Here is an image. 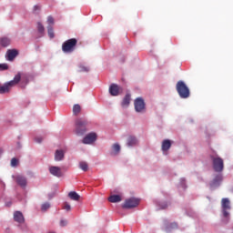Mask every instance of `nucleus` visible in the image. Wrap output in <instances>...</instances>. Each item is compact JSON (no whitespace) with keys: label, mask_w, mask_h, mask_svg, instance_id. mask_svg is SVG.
I'll list each match as a JSON object with an SVG mask.
<instances>
[{"label":"nucleus","mask_w":233,"mask_h":233,"mask_svg":"<svg viewBox=\"0 0 233 233\" xmlns=\"http://www.w3.org/2000/svg\"><path fill=\"white\" fill-rule=\"evenodd\" d=\"M176 89L181 99H188V97H190V89L182 80L177 83Z\"/></svg>","instance_id":"obj_1"},{"label":"nucleus","mask_w":233,"mask_h":233,"mask_svg":"<svg viewBox=\"0 0 233 233\" xmlns=\"http://www.w3.org/2000/svg\"><path fill=\"white\" fill-rule=\"evenodd\" d=\"M21 81V73H18L13 80L0 86V94H8L12 86H15Z\"/></svg>","instance_id":"obj_2"},{"label":"nucleus","mask_w":233,"mask_h":233,"mask_svg":"<svg viewBox=\"0 0 233 233\" xmlns=\"http://www.w3.org/2000/svg\"><path fill=\"white\" fill-rule=\"evenodd\" d=\"M77 46V39L70 38L62 44V51L64 54H72Z\"/></svg>","instance_id":"obj_3"},{"label":"nucleus","mask_w":233,"mask_h":233,"mask_svg":"<svg viewBox=\"0 0 233 233\" xmlns=\"http://www.w3.org/2000/svg\"><path fill=\"white\" fill-rule=\"evenodd\" d=\"M88 125V121L85 118H78L75 122V131L78 136H83L85 132H86V126Z\"/></svg>","instance_id":"obj_4"},{"label":"nucleus","mask_w":233,"mask_h":233,"mask_svg":"<svg viewBox=\"0 0 233 233\" xmlns=\"http://www.w3.org/2000/svg\"><path fill=\"white\" fill-rule=\"evenodd\" d=\"M221 208H222V213L223 217L226 218V219H228L230 216V200L228 198H222L221 200Z\"/></svg>","instance_id":"obj_5"},{"label":"nucleus","mask_w":233,"mask_h":233,"mask_svg":"<svg viewBox=\"0 0 233 233\" xmlns=\"http://www.w3.org/2000/svg\"><path fill=\"white\" fill-rule=\"evenodd\" d=\"M211 159L213 161V168L215 172H223L224 168V162L223 158L219 157H211Z\"/></svg>","instance_id":"obj_6"},{"label":"nucleus","mask_w":233,"mask_h":233,"mask_svg":"<svg viewBox=\"0 0 233 233\" xmlns=\"http://www.w3.org/2000/svg\"><path fill=\"white\" fill-rule=\"evenodd\" d=\"M139 205V199L131 198L126 199L125 203L122 205V208H136Z\"/></svg>","instance_id":"obj_7"},{"label":"nucleus","mask_w":233,"mask_h":233,"mask_svg":"<svg viewBox=\"0 0 233 233\" xmlns=\"http://www.w3.org/2000/svg\"><path fill=\"white\" fill-rule=\"evenodd\" d=\"M136 112H145V100L142 97H137L134 101Z\"/></svg>","instance_id":"obj_8"},{"label":"nucleus","mask_w":233,"mask_h":233,"mask_svg":"<svg viewBox=\"0 0 233 233\" xmlns=\"http://www.w3.org/2000/svg\"><path fill=\"white\" fill-rule=\"evenodd\" d=\"M96 139H97V135L96 133H89L84 137L82 143H84V145H92Z\"/></svg>","instance_id":"obj_9"},{"label":"nucleus","mask_w":233,"mask_h":233,"mask_svg":"<svg viewBox=\"0 0 233 233\" xmlns=\"http://www.w3.org/2000/svg\"><path fill=\"white\" fill-rule=\"evenodd\" d=\"M49 172L52 176H55L56 177H62L63 171H61V167L52 166L49 167Z\"/></svg>","instance_id":"obj_10"},{"label":"nucleus","mask_w":233,"mask_h":233,"mask_svg":"<svg viewBox=\"0 0 233 233\" xmlns=\"http://www.w3.org/2000/svg\"><path fill=\"white\" fill-rule=\"evenodd\" d=\"M13 177L17 183V185H19V187H22V188H25V187H26V177H23L22 175H18Z\"/></svg>","instance_id":"obj_11"},{"label":"nucleus","mask_w":233,"mask_h":233,"mask_svg":"<svg viewBox=\"0 0 233 233\" xmlns=\"http://www.w3.org/2000/svg\"><path fill=\"white\" fill-rule=\"evenodd\" d=\"M19 53L15 49H9L6 52V57L8 61H14Z\"/></svg>","instance_id":"obj_12"},{"label":"nucleus","mask_w":233,"mask_h":233,"mask_svg":"<svg viewBox=\"0 0 233 233\" xmlns=\"http://www.w3.org/2000/svg\"><path fill=\"white\" fill-rule=\"evenodd\" d=\"M109 94L113 96H119V86L117 84H112L109 86Z\"/></svg>","instance_id":"obj_13"},{"label":"nucleus","mask_w":233,"mask_h":233,"mask_svg":"<svg viewBox=\"0 0 233 233\" xmlns=\"http://www.w3.org/2000/svg\"><path fill=\"white\" fill-rule=\"evenodd\" d=\"M65 159V150L57 149L55 152V161H63Z\"/></svg>","instance_id":"obj_14"},{"label":"nucleus","mask_w":233,"mask_h":233,"mask_svg":"<svg viewBox=\"0 0 233 233\" xmlns=\"http://www.w3.org/2000/svg\"><path fill=\"white\" fill-rule=\"evenodd\" d=\"M14 219L16 223H25V217L21 211H15L14 213Z\"/></svg>","instance_id":"obj_15"},{"label":"nucleus","mask_w":233,"mask_h":233,"mask_svg":"<svg viewBox=\"0 0 233 233\" xmlns=\"http://www.w3.org/2000/svg\"><path fill=\"white\" fill-rule=\"evenodd\" d=\"M170 147H172V141L168 140V139H165L162 142V152H168V150H170Z\"/></svg>","instance_id":"obj_16"},{"label":"nucleus","mask_w":233,"mask_h":233,"mask_svg":"<svg viewBox=\"0 0 233 233\" xmlns=\"http://www.w3.org/2000/svg\"><path fill=\"white\" fill-rule=\"evenodd\" d=\"M12 43V40L8 38V36H4L0 38V45L4 48H6V46H10V44Z\"/></svg>","instance_id":"obj_17"},{"label":"nucleus","mask_w":233,"mask_h":233,"mask_svg":"<svg viewBox=\"0 0 233 233\" xmlns=\"http://www.w3.org/2000/svg\"><path fill=\"white\" fill-rule=\"evenodd\" d=\"M127 147H136L137 145V138L136 137L129 136L127 140Z\"/></svg>","instance_id":"obj_18"},{"label":"nucleus","mask_w":233,"mask_h":233,"mask_svg":"<svg viewBox=\"0 0 233 233\" xmlns=\"http://www.w3.org/2000/svg\"><path fill=\"white\" fill-rule=\"evenodd\" d=\"M107 199L109 203H119L122 201L121 196L119 195H111Z\"/></svg>","instance_id":"obj_19"},{"label":"nucleus","mask_w":233,"mask_h":233,"mask_svg":"<svg viewBox=\"0 0 233 233\" xmlns=\"http://www.w3.org/2000/svg\"><path fill=\"white\" fill-rule=\"evenodd\" d=\"M68 198H70V199L73 201H79L81 197L76 191H71L68 193Z\"/></svg>","instance_id":"obj_20"},{"label":"nucleus","mask_w":233,"mask_h":233,"mask_svg":"<svg viewBox=\"0 0 233 233\" xmlns=\"http://www.w3.org/2000/svg\"><path fill=\"white\" fill-rule=\"evenodd\" d=\"M222 179H223V177H222L220 175L217 176V177L213 179V181H212V183H211V187H218V186H219V183H221Z\"/></svg>","instance_id":"obj_21"},{"label":"nucleus","mask_w":233,"mask_h":233,"mask_svg":"<svg viewBox=\"0 0 233 233\" xmlns=\"http://www.w3.org/2000/svg\"><path fill=\"white\" fill-rule=\"evenodd\" d=\"M128 105H130V94H127L122 101L121 106L123 107H127L128 106Z\"/></svg>","instance_id":"obj_22"},{"label":"nucleus","mask_w":233,"mask_h":233,"mask_svg":"<svg viewBox=\"0 0 233 233\" xmlns=\"http://www.w3.org/2000/svg\"><path fill=\"white\" fill-rule=\"evenodd\" d=\"M79 168H81V170H83L84 172H87L88 170V163L82 161L79 163Z\"/></svg>","instance_id":"obj_23"},{"label":"nucleus","mask_w":233,"mask_h":233,"mask_svg":"<svg viewBox=\"0 0 233 233\" xmlns=\"http://www.w3.org/2000/svg\"><path fill=\"white\" fill-rule=\"evenodd\" d=\"M80 112H81V106H79V104H76V105L73 106V114H74L75 116H77Z\"/></svg>","instance_id":"obj_24"},{"label":"nucleus","mask_w":233,"mask_h":233,"mask_svg":"<svg viewBox=\"0 0 233 233\" xmlns=\"http://www.w3.org/2000/svg\"><path fill=\"white\" fill-rule=\"evenodd\" d=\"M47 34H48L50 39H54V37H55L54 28L50 25L47 26Z\"/></svg>","instance_id":"obj_25"},{"label":"nucleus","mask_w":233,"mask_h":233,"mask_svg":"<svg viewBox=\"0 0 233 233\" xmlns=\"http://www.w3.org/2000/svg\"><path fill=\"white\" fill-rule=\"evenodd\" d=\"M37 30L39 34L41 35L45 34V26L43 25V24H41V22L37 23Z\"/></svg>","instance_id":"obj_26"},{"label":"nucleus","mask_w":233,"mask_h":233,"mask_svg":"<svg viewBox=\"0 0 233 233\" xmlns=\"http://www.w3.org/2000/svg\"><path fill=\"white\" fill-rule=\"evenodd\" d=\"M112 148L116 154H119L121 151V146H119V144H114Z\"/></svg>","instance_id":"obj_27"},{"label":"nucleus","mask_w":233,"mask_h":233,"mask_svg":"<svg viewBox=\"0 0 233 233\" xmlns=\"http://www.w3.org/2000/svg\"><path fill=\"white\" fill-rule=\"evenodd\" d=\"M48 208H50V203H48V202L44 203V204L42 205V207H41V209H42L44 212H46V210H48Z\"/></svg>","instance_id":"obj_28"},{"label":"nucleus","mask_w":233,"mask_h":233,"mask_svg":"<svg viewBox=\"0 0 233 233\" xmlns=\"http://www.w3.org/2000/svg\"><path fill=\"white\" fill-rule=\"evenodd\" d=\"M63 208H64V210H66L67 212H70V210H72V207L67 202L64 203Z\"/></svg>","instance_id":"obj_29"},{"label":"nucleus","mask_w":233,"mask_h":233,"mask_svg":"<svg viewBox=\"0 0 233 233\" xmlns=\"http://www.w3.org/2000/svg\"><path fill=\"white\" fill-rule=\"evenodd\" d=\"M89 71H90V68H88L87 66H79L78 72H89Z\"/></svg>","instance_id":"obj_30"},{"label":"nucleus","mask_w":233,"mask_h":233,"mask_svg":"<svg viewBox=\"0 0 233 233\" xmlns=\"http://www.w3.org/2000/svg\"><path fill=\"white\" fill-rule=\"evenodd\" d=\"M18 160L17 158L14 157L11 159V167H17Z\"/></svg>","instance_id":"obj_31"},{"label":"nucleus","mask_w":233,"mask_h":233,"mask_svg":"<svg viewBox=\"0 0 233 233\" xmlns=\"http://www.w3.org/2000/svg\"><path fill=\"white\" fill-rule=\"evenodd\" d=\"M8 70V64H0V71Z\"/></svg>","instance_id":"obj_32"},{"label":"nucleus","mask_w":233,"mask_h":233,"mask_svg":"<svg viewBox=\"0 0 233 233\" xmlns=\"http://www.w3.org/2000/svg\"><path fill=\"white\" fill-rule=\"evenodd\" d=\"M47 23H48V25H54V17L48 16L47 17Z\"/></svg>","instance_id":"obj_33"},{"label":"nucleus","mask_w":233,"mask_h":233,"mask_svg":"<svg viewBox=\"0 0 233 233\" xmlns=\"http://www.w3.org/2000/svg\"><path fill=\"white\" fill-rule=\"evenodd\" d=\"M66 225H68V222L66 220H60V226L61 227H66Z\"/></svg>","instance_id":"obj_34"},{"label":"nucleus","mask_w":233,"mask_h":233,"mask_svg":"<svg viewBox=\"0 0 233 233\" xmlns=\"http://www.w3.org/2000/svg\"><path fill=\"white\" fill-rule=\"evenodd\" d=\"M170 228H177V223H172L170 224Z\"/></svg>","instance_id":"obj_35"},{"label":"nucleus","mask_w":233,"mask_h":233,"mask_svg":"<svg viewBox=\"0 0 233 233\" xmlns=\"http://www.w3.org/2000/svg\"><path fill=\"white\" fill-rule=\"evenodd\" d=\"M37 10H41V6H39V5H35V6H34V12H37Z\"/></svg>","instance_id":"obj_36"},{"label":"nucleus","mask_w":233,"mask_h":233,"mask_svg":"<svg viewBox=\"0 0 233 233\" xmlns=\"http://www.w3.org/2000/svg\"><path fill=\"white\" fill-rule=\"evenodd\" d=\"M36 143H41L43 141V138L37 137L35 138Z\"/></svg>","instance_id":"obj_37"},{"label":"nucleus","mask_w":233,"mask_h":233,"mask_svg":"<svg viewBox=\"0 0 233 233\" xmlns=\"http://www.w3.org/2000/svg\"><path fill=\"white\" fill-rule=\"evenodd\" d=\"M5 207H12V201H8L5 203Z\"/></svg>","instance_id":"obj_38"},{"label":"nucleus","mask_w":233,"mask_h":233,"mask_svg":"<svg viewBox=\"0 0 233 233\" xmlns=\"http://www.w3.org/2000/svg\"><path fill=\"white\" fill-rule=\"evenodd\" d=\"M3 154V149L0 148V156Z\"/></svg>","instance_id":"obj_39"}]
</instances>
